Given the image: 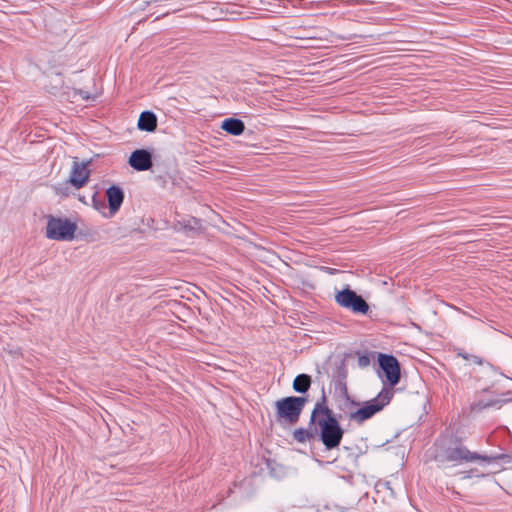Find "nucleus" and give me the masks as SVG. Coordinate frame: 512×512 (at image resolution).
Returning a JSON list of instances; mask_svg holds the SVG:
<instances>
[{"label": "nucleus", "mask_w": 512, "mask_h": 512, "mask_svg": "<svg viewBox=\"0 0 512 512\" xmlns=\"http://www.w3.org/2000/svg\"><path fill=\"white\" fill-rule=\"evenodd\" d=\"M315 461L318 463L319 466H323L324 464H330L331 462H323L317 458H315Z\"/></svg>", "instance_id": "a878e982"}, {"label": "nucleus", "mask_w": 512, "mask_h": 512, "mask_svg": "<svg viewBox=\"0 0 512 512\" xmlns=\"http://www.w3.org/2000/svg\"><path fill=\"white\" fill-rule=\"evenodd\" d=\"M382 486L383 488L387 489V490H390L391 492H393L392 490V487H391V482L389 481H378L376 484H375V489L377 490V492H379L378 488Z\"/></svg>", "instance_id": "4be33fe9"}, {"label": "nucleus", "mask_w": 512, "mask_h": 512, "mask_svg": "<svg viewBox=\"0 0 512 512\" xmlns=\"http://www.w3.org/2000/svg\"><path fill=\"white\" fill-rule=\"evenodd\" d=\"M100 420L107 426V428L111 431L112 428H111V425H110V422L106 421V418L105 417H102L100 418Z\"/></svg>", "instance_id": "b1692460"}, {"label": "nucleus", "mask_w": 512, "mask_h": 512, "mask_svg": "<svg viewBox=\"0 0 512 512\" xmlns=\"http://www.w3.org/2000/svg\"><path fill=\"white\" fill-rule=\"evenodd\" d=\"M432 459L436 462L438 467H445L447 464L452 466L461 465L464 463H473L481 460L487 464H494L501 461L504 464L511 462L509 453L504 452H491V453H478L470 451L458 436L451 432L450 427H446L444 431L436 438L433 444Z\"/></svg>", "instance_id": "f257e3e1"}, {"label": "nucleus", "mask_w": 512, "mask_h": 512, "mask_svg": "<svg viewBox=\"0 0 512 512\" xmlns=\"http://www.w3.org/2000/svg\"><path fill=\"white\" fill-rule=\"evenodd\" d=\"M78 94H79V96H80L82 99H85V100L89 99L88 94H86V93H84V92H79Z\"/></svg>", "instance_id": "393cba45"}, {"label": "nucleus", "mask_w": 512, "mask_h": 512, "mask_svg": "<svg viewBox=\"0 0 512 512\" xmlns=\"http://www.w3.org/2000/svg\"><path fill=\"white\" fill-rule=\"evenodd\" d=\"M292 437L293 440L301 444L316 440L315 424H312V420L309 419L308 426L295 428L292 432Z\"/></svg>", "instance_id": "f8f14e48"}, {"label": "nucleus", "mask_w": 512, "mask_h": 512, "mask_svg": "<svg viewBox=\"0 0 512 512\" xmlns=\"http://www.w3.org/2000/svg\"><path fill=\"white\" fill-rule=\"evenodd\" d=\"M340 512H346V510H345L344 508H342V509L340 510Z\"/></svg>", "instance_id": "c85d7f7f"}, {"label": "nucleus", "mask_w": 512, "mask_h": 512, "mask_svg": "<svg viewBox=\"0 0 512 512\" xmlns=\"http://www.w3.org/2000/svg\"><path fill=\"white\" fill-rule=\"evenodd\" d=\"M349 419L356 421L358 424H363L368 418H349Z\"/></svg>", "instance_id": "5701e85b"}, {"label": "nucleus", "mask_w": 512, "mask_h": 512, "mask_svg": "<svg viewBox=\"0 0 512 512\" xmlns=\"http://www.w3.org/2000/svg\"><path fill=\"white\" fill-rule=\"evenodd\" d=\"M459 356H461V357H462L463 359H465V360H467V359H468V357H467L466 355H464V354H459Z\"/></svg>", "instance_id": "cd10ccee"}, {"label": "nucleus", "mask_w": 512, "mask_h": 512, "mask_svg": "<svg viewBox=\"0 0 512 512\" xmlns=\"http://www.w3.org/2000/svg\"><path fill=\"white\" fill-rule=\"evenodd\" d=\"M129 165L137 171H145L151 168V154L145 149H138L131 153L129 157Z\"/></svg>", "instance_id": "9d476101"}, {"label": "nucleus", "mask_w": 512, "mask_h": 512, "mask_svg": "<svg viewBox=\"0 0 512 512\" xmlns=\"http://www.w3.org/2000/svg\"><path fill=\"white\" fill-rule=\"evenodd\" d=\"M335 301L339 306L350 309L355 313L365 314L369 309L365 300L348 288L336 292Z\"/></svg>", "instance_id": "20e7f679"}, {"label": "nucleus", "mask_w": 512, "mask_h": 512, "mask_svg": "<svg viewBox=\"0 0 512 512\" xmlns=\"http://www.w3.org/2000/svg\"><path fill=\"white\" fill-rule=\"evenodd\" d=\"M119 419L121 420V422H117L116 418H109L110 422H112L113 424L118 426L119 429H121L124 434L132 433L133 427L129 423H126L125 427L123 426V424H125V420L127 418H119Z\"/></svg>", "instance_id": "6ab92c4d"}, {"label": "nucleus", "mask_w": 512, "mask_h": 512, "mask_svg": "<svg viewBox=\"0 0 512 512\" xmlns=\"http://www.w3.org/2000/svg\"><path fill=\"white\" fill-rule=\"evenodd\" d=\"M105 194L108 202V213L104 216L112 218L119 211L124 201V193L120 187L112 185L106 190Z\"/></svg>", "instance_id": "1a4fd4ad"}, {"label": "nucleus", "mask_w": 512, "mask_h": 512, "mask_svg": "<svg viewBox=\"0 0 512 512\" xmlns=\"http://www.w3.org/2000/svg\"><path fill=\"white\" fill-rule=\"evenodd\" d=\"M77 226L67 218L49 217L46 236L52 240L69 241L74 238Z\"/></svg>", "instance_id": "7ed1b4c3"}, {"label": "nucleus", "mask_w": 512, "mask_h": 512, "mask_svg": "<svg viewBox=\"0 0 512 512\" xmlns=\"http://www.w3.org/2000/svg\"><path fill=\"white\" fill-rule=\"evenodd\" d=\"M393 396L391 388H384L376 398L366 402L354 416H373L387 405Z\"/></svg>", "instance_id": "39448f33"}, {"label": "nucleus", "mask_w": 512, "mask_h": 512, "mask_svg": "<svg viewBox=\"0 0 512 512\" xmlns=\"http://www.w3.org/2000/svg\"><path fill=\"white\" fill-rule=\"evenodd\" d=\"M468 418H456L457 421L450 422L447 427L451 428L453 435L458 436L461 439V443L467 438L470 433V426L468 422L462 421Z\"/></svg>", "instance_id": "4468645a"}, {"label": "nucleus", "mask_w": 512, "mask_h": 512, "mask_svg": "<svg viewBox=\"0 0 512 512\" xmlns=\"http://www.w3.org/2000/svg\"><path fill=\"white\" fill-rule=\"evenodd\" d=\"M138 129L153 132L157 128V117L153 112L144 111L140 114L137 124Z\"/></svg>", "instance_id": "ddd939ff"}, {"label": "nucleus", "mask_w": 512, "mask_h": 512, "mask_svg": "<svg viewBox=\"0 0 512 512\" xmlns=\"http://www.w3.org/2000/svg\"><path fill=\"white\" fill-rule=\"evenodd\" d=\"M472 359H473V361H474L475 363H477V364H480V363H481V361H480V360L478 359V357H476V356H473V357H472Z\"/></svg>", "instance_id": "bb28decb"}, {"label": "nucleus", "mask_w": 512, "mask_h": 512, "mask_svg": "<svg viewBox=\"0 0 512 512\" xmlns=\"http://www.w3.org/2000/svg\"><path fill=\"white\" fill-rule=\"evenodd\" d=\"M378 362L386 381L391 387L395 386L400 380V368L397 359L393 356L379 354Z\"/></svg>", "instance_id": "423d86ee"}, {"label": "nucleus", "mask_w": 512, "mask_h": 512, "mask_svg": "<svg viewBox=\"0 0 512 512\" xmlns=\"http://www.w3.org/2000/svg\"><path fill=\"white\" fill-rule=\"evenodd\" d=\"M89 175L90 172L86 163L74 161L66 184L72 185L75 189H80L88 182Z\"/></svg>", "instance_id": "6e6552de"}, {"label": "nucleus", "mask_w": 512, "mask_h": 512, "mask_svg": "<svg viewBox=\"0 0 512 512\" xmlns=\"http://www.w3.org/2000/svg\"><path fill=\"white\" fill-rule=\"evenodd\" d=\"M299 419L300 418H276V420L283 425H285V424L295 425Z\"/></svg>", "instance_id": "412c9836"}, {"label": "nucleus", "mask_w": 512, "mask_h": 512, "mask_svg": "<svg viewBox=\"0 0 512 512\" xmlns=\"http://www.w3.org/2000/svg\"><path fill=\"white\" fill-rule=\"evenodd\" d=\"M307 403L305 397H286L276 403L279 416H299Z\"/></svg>", "instance_id": "0eeeda50"}, {"label": "nucleus", "mask_w": 512, "mask_h": 512, "mask_svg": "<svg viewBox=\"0 0 512 512\" xmlns=\"http://www.w3.org/2000/svg\"><path fill=\"white\" fill-rule=\"evenodd\" d=\"M310 385L311 378L307 374H300L293 381V389L298 393H305Z\"/></svg>", "instance_id": "f3484780"}, {"label": "nucleus", "mask_w": 512, "mask_h": 512, "mask_svg": "<svg viewBox=\"0 0 512 512\" xmlns=\"http://www.w3.org/2000/svg\"><path fill=\"white\" fill-rule=\"evenodd\" d=\"M340 418H310L315 424L316 440L323 444L325 451L338 449L345 429L339 422Z\"/></svg>", "instance_id": "f03ea898"}, {"label": "nucleus", "mask_w": 512, "mask_h": 512, "mask_svg": "<svg viewBox=\"0 0 512 512\" xmlns=\"http://www.w3.org/2000/svg\"><path fill=\"white\" fill-rule=\"evenodd\" d=\"M330 410L326 404V398L324 394L321 397V400L316 403L311 416H329Z\"/></svg>", "instance_id": "a211bd4d"}, {"label": "nucleus", "mask_w": 512, "mask_h": 512, "mask_svg": "<svg viewBox=\"0 0 512 512\" xmlns=\"http://www.w3.org/2000/svg\"><path fill=\"white\" fill-rule=\"evenodd\" d=\"M493 403H490V402H484V401H480L478 403L475 404L474 406V412L478 413V412H481L483 409L491 406Z\"/></svg>", "instance_id": "aec40b11"}, {"label": "nucleus", "mask_w": 512, "mask_h": 512, "mask_svg": "<svg viewBox=\"0 0 512 512\" xmlns=\"http://www.w3.org/2000/svg\"><path fill=\"white\" fill-rule=\"evenodd\" d=\"M221 128L227 133L237 136L243 133L245 126L239 119L228 118L222 122Z\"/></svg>", "instance_id": "2eb2a0df"}, {"label": "nucleus", "mask_w": 512, "mask_h": 512, "mask_svg": "<svg viewBox=\"0 0 512 512\" xmlns=\"http://www.w3.org/2000/svg\"><path fill=\"white\" fill-rule=\"evenodd\" d=\"M266 466L269 470V474L275 479H282L286 475L285 467L281 464H278L275 460L268 459L266 461Z\"/></svg>", "instance_id": "dca6fc26"}, {"label": "nucleus", "mask_w": 512, "mask_h": 512, "mask_svg": "<svg viewBox=\"0 0 512 512\" xmlns=\"http://www.w3.org/2000/svg\"><path fill=\"white\" fill-rule=\"evenodd\" d=\"M235 493L238 494L240 499L250 498L255 493L253 478L244 477L241 480H235L233 483V488L229 489V495Z\"/></svg>", "instance_id": "9b49d317"}]
</instances>
